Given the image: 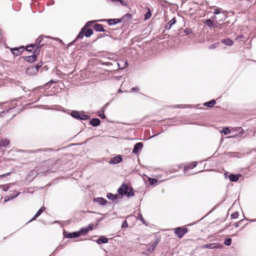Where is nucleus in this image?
<instances>
[{
    "label": "nucleus",
    "instance_id": "f257e3e1",
    "mask_svg": "<svg viewBox=\"0 0 256 256\" xmlns=\"http://www.w3.org/2000/svg\"><path fill=\"white\" fill-rule=\"evenodd\" d=\"M118 192L120 195H126L128 197L134 196V194L132 188L129 187L126 184H122L121 186L118 189Z\"/></svg>",
    "mask_w": 256,
    "mask_h": 256
},
{
    "label": "nucleus",
    "instance_id": "f03ea898",
    "mask_svg": "<svg viewBox=\"0 0 256 256\" xmlns=\"http://www.w3.org/2000/svg\"><path fill=\"white\" fill-rule=\"evenodd\" d=\"M38 49H34L32 56H24V60L28 62H34L36 59L37 56L40 54Z\"/></svg>",
    "mask_w": 256,
    "mask_h": 256
},
{
    "label": "nucleus",
    "instance_id": "7ed1b4c3",
    "mask_svg": "<svg viewBox=\"0 0 256 256\" xmlns=\"http://www.w3.org/2000/svg\"><path fill=\"white\" fill-rule=\"evenodd\" d=\"M187 232L188 229L186 228L179 227L174 229V233L180 238H182Z\"/></svg>",
    "mask_w": 256,
    "mask_h": 256
},
{
    "label": "nucleus",
    "instance_id": "20e7f679",
    "mask_svg": "<svg viewBox=\"0 0 256 256\" xmlns=\"http://www.w3.org/2000/svg\"><path fill=\"white\" fill-rule=\"evenodd\" d=\"M42 40L43 36H40L36 40L34 44L36 47L35 49L38 48L40 50V48L44 45V43L42 44Z\"/></svg>",
    "mask_w": 256,
    "mask_h": 256
},
{
    "label": "nucleus",
    "instance_id": "39448f33",
    "mask_svg": "<svg viewBox=\"0 0 256 256\" xmlns=\"http://www.w3.org/2000/svg\"><path fill=\"white\" fill-rule=\"evenodd\" d=\"M24 46H21L20 48H11L10 51L12 52L14 56H18L21 54L24 51Z\"/></svg>",
    "mask_w": 256,
    "mask_h": 256
},
{
    "label": "nucleus",
    "instance_id": "423d86ee",
    "mask_svg": "<svg viewBox=\"0 0 256 256\" xmlns=\"http://www.w3.org/2000/svg\"><path fill=\"white\" fill-rule=\"evenodd\" d=\"M106 20L109 25H114L117 24L118 23H120L122 22V19L119 18H113V19H108V20H100L98 22H103Z\"/></svg>",
    "mask_w": 256,
    "mask_h": 256
},
{
    "label": "nucleus",
    "instance_id": "0eeeda50",
    "mask_svg": "<svg viewBox=\"0 0 256 256\" xmlns=\"http://www.w3.org/2000/svg\"><path fill=\"white\" fill-rule=\"evenodd\" d=\"M122 158L120 155H118L112 158H111L110 161L109 163L112 164H118L122 162Z\"/></svg>",
    "mask_w": 256,
    "mask_h": 256
},
{
    "label": "nucleus",
    "instance_id": "6e6552de",
    "mask_svg": "<svg viewBox=\"0 0 256 256\" xmlns=\"http://www.w3.org/2000/svg\"><path fill=\"white\" fill-rule=\"evenodd\" d=\"M142 147L143 144L142 142L136 143L134 146V148L132 150V152L135 154H138L142 150Z\"/></svg>",
    "mask_w": 256,
    "mask_h": 256
},
{
    "label": "nucleus",
    "instance_id": "1a4fd4ad",
    "mask_svg": "<svg viewBox=\"0 0 256 256\" xmlns=\"http://www.w3.org/2000/svg\"><path fill=\"white\" fill-rule=\"evenodd\" d=\"M80 236V232H75L68 233L66 235V238H72L79 237Z\"/></svg>",
    "mask_w": 256,
    "mask_h": 256
},
{
    "label": "nucleus",
    "instance_id": "9d476101",
    "mask_svg": "<svg viewBox=\"0 0 256 256\" xmlns=\"http://www.w3.org/2000/svg\"><path fill=\"white\" fill-rule=\"evenodd\" d=\"M242 175L240 174H232L229 175L228 178L230 181L236 182L238 180L240 177Z\"/></svg>",
    "mask_w": 256,
    "mask_h": 256
},
{
    "label": "nucleus",
    "instance_id": "9b49d317",
    "mask_svg": "<svg viewBox=\"0 0 256 256\" xmlns=\"http://www.w3.org/2000/svg\"><path fill=\"white\" fill-rule=\"evenodd\" d=\"M94 201L100 205H104L107 203V200L103 198H96L94 199Z\"/></svg>",
    "mask_w": 256,
    "mask_h": 256
},
{
    "label": "nucleus",
    "instance_id": "f8f14e48",
    "mask_svg": "<svg viewBox=\"0 0 256 256\" xmlns=\"http://www.w3.org/2000/svg\"><path fill=\"white\" fill-rule=\"evenodd\" d=\"M96 242L100 244L102 243L103 244H106L108 243V239L105 237L104 236H100L99 237V238L96 240Z\"/></svg>",
    "mask_w": 256,
    "mask_h": 256
},
{
    "label": "nucleus",
    "instance_id": "ddd939ff",
    "mask_svg": "<svg viewBox=\"0 0 256 256\" xmlns=\"http://www.w3.org/2000/svg\"><path fill=\"white\" fill-rule=\"evenodd\" d=\"M106 197L108 200H112L113 202H115L116 200L120 196L117 194L114 195L109 192L107 194Z\"/></svg>",
    "mask_w": 256,
    "mask_h": 256
},
{
    "label": "nucleus",
    "instance_id": "4468645a",
    "mask_svg": "<svg viewBox=\"0 0 256 256\" xmlns=\"http://www.w3.org/2000/svg\"><path fill=\"white\" fill-rule=\"evenodd\" d=\"M90 124L94 126H97L100 124V120L97 118H93L90 121Z\"/></svg>",
    "mask_w": 256,
    "mask_h": 256
},
{
    "label": "nucleus",
    "instance_id": "2eb2a0df",
    "mask_svg": "<svg viewBox=\"0 0 256 256\" xmlns=\"http://www.w3.org/2000/svg\"><path fill=\"white\" fill-rule=\"evenodd\" d=\"M94 29L98 32H105L104 29L103 28L102 24H96L94 26Z\"/></svg>",
    "mask_w": 256,
    "mask_h": 256
},
{
    "label": "nucleus",
    "instance_id": "dca6fc26",
    "mask_svg": "<svg viewBox=\"0 0 256 256\" xmlns=\"http://www.w3.org/2000/svg\"><path fill=\"white\" fill-rule=\"evenodd\" d=\"M176 18H172L168 22L165 28L166 29L169 30L171 26L176 23Z\"/></svg>",
    "mask_w": 256,
    "mask_h": 256
},
{
    "label": "nucleus",
    "instance_id": "f3484780",
    "mask_svg": "<svg viewBox=\"0 0 256 256\" xmlns=\"http://www.w3.org/2000/svg\"><path fill=\"white\" fill-rule=\"evenodd\" d=\"M222 42L228 46H231L234 44V42L230 38L222 40Z\"/></svg>",
    "mask_w": 256,
    "mask_h": 256
},
{
    "label": "nucleus",
    "instance_id": "a211bd4d",
    "mask_svg": "<svg viewBox=\"0 0 256 256\" xmlns=\"http://www.w3.org/2000/svg\"><path fill=\"white\" fill-rule=\"evenodd\" d=\"M85 30H84V28H82L81 29L80 32L78 34L76 38V39L74 40V42L76 41L78 39L82 38L84 36V32Z\"/></svg>",
    "mask_w": 256,
    "mask_h": 256
},
{
    "label": "nucleus",
    "instance_id": "6ab92c4d",
    "mask_svg": "<svg viewBox=\"0 0 256 256\" xmlns=\"http://www.w3.org/2000/svg\"><path fill=\"white\" fill-rule=\"evenodd\" d=\"M80 114L76 110H73L71 112V116L78 120H80Z\"/></svg>",
    "mask_w": 256,
    "mask_h": 256
},
{
    "label": "nucleus",
    "instance_id": "aec40b11",
    "mask_svg": "<svg viewBox=\"0 0 256 256\" xmlns=\"http://www.w3.org/2000/svg\"><path fill=\"white\" fill-rule=\"evenodd\" d=\"M157 244H158V242H154L153 244H150L147 250L150 252H153V250H154L155 248L156 247Z\"/></svg>",
    "mask_w": 256,
    "mask_h": 256
},
{
    "label": "nucleus",
    "instance_id": "412c9836",
    "mask_svg": "<svg viewBox=\"0 0 256 256\" xmlns=\"http://www.w3.org/2000/svg\"><path fill=\"white\" fill-rule=\"evenodd\" d=\"M204 23L210 28H212L213 26V22L210 19L205 20Z\"/></svg>",
    "mask_w": 256,
    "mask_h": 256
},
{
    "label": "nucleus",
    "instance_id": "4be33fe9",
    "mask_svg": "<svg viewBox=\"0 0 256 256\" xmlns=\"http://www.w3.org/2000/svg\"><path fill=\"white\" fill-rule=\"evenodd\" d=\"M20 194V192H18L16 194H10L8 198V199H5L4 200V202H6L8 200H12L13 198L17 197L18 196H19Z\"/></svg>",
    "mask_w": 256,
    "mask_h": 256
},
{
    "label": "nucleus",
    "instance_id": "5701e85b",
    "mask_svg": "<svg viewBox=\"0 0 256 256\" xmlns=\"http://www.w3.org/2000/svg\"><path fill=\"white\" fill-rule=\"evenodd\" d=\"M216 104V100H212L208 102H205L204 105L208 107H212Z\"/></svg>",
    "mask_w": 256,
    "mask_h": 256
},
{
    "label": "nucleus",
    "instance_id": "b1692460",
    "mask_svg": "<svg viewBox=\"0 0 256 256\" xmlns=\"http://www.w3.org/2000/svg\"><path fill=\"white\" fill-rule=\"evenodd\" d=\"M204 248H209V249H214V248H216L217 246H216V244H205L204 246Z\"/></svg>",
    "mask_w": 256,
    "mask_h": 256
},
{
    "label": "nucleus",
    "instance_id": "393cba45",
    "mask_svg": "<svg viewBox=\"0 0 256 256\" xmlns=\"http://www.w3.org/2000/svg\"><path fill=\"white\" fill-rule=\"evenodd\" d=\"M93 34V30L92 29L89 28L87 30L84 32V36L86 37H90Z\"/></svg>",
    "mask_w": 256,
    "mask_h": 256
},
{
    "label": "nucleus",
    "instance_id": "a878e982",
    "mask_svg": "<svg viewBox=\"0 0 256 256\" xmlns=\"http://www.w3.org/2000/svg\"><path fill=\"white\" fill-rule=\"evenodd\" d=\"M96 21V20H92L87 22L85 26L82 28H84V30H86V29L88 28L91 26L92 24L95 22Z\"/></svg>",
    "mask_w": 256,
    "mask_h": 256
},
{
    "label": "nucleus",
    "instance_id": "bb28decb",
    "mask_svg": "<svg viewBox=\"0 0 256 256\" xmlns=\"http://www.w3.org/2000/svg\"><path fill=\"white\" fill-rule=\"evenodd\" d=\"M90 118V116L86 114H80V120H88Z\"/></svg>",
    "mask_w": 256,
    "mask_h": 256
},
{
    "label": "nucleus",
    "instance_id": "cd10ccee",
    "mask_svg": "<svg viewBox=\"0 0 256 256\" xmlns=\"http://www.w3.org/2000/svg\"><path fill=\"white\" fill-rule=\"evenodd\" d=\"M10 184H3V185H0V188H3V190L5 191V192H6L8 191L10 188Z\"/></svg>",
    "mask_w": 256,
    "mask_h": 256
},
{
    "label": "nucleus",
    "instance_id": "c85d7f7f",
    "mask_svg": "<svg viewBox=\"0 0 256 256\" xmlns=\"http://www.w3.org/2000/svg\"><path fill=\"white\" fill-rule=\"evenodd\" d=\"M42 212L41 210H39L36 213V214L30 220V222H31L32 220H34L36 218H37L38 216H39L42 213Z\"/></svg>",
    "mask_w": 256,
    "mask_h": 256
},
{
    "label": "nucleus",
    "instance_id": "c756f323",
    "mask_svg": "<svg viewBox=\"0 0 256 256\" xmlns=\"http://www.w3.org/2000/svg\"><path fill=\"white\" fill-rule=\"evenodd\" d=\"M34 48H36L34 45V44H30V46H28L26 47V50L28 52H31L32 51Z\"/></svg>",
    "mask_w": 256,
    "mask_h": 256
},
{
    "label": "nucleus",
    "instance_id": "7c9ffc66",
    "mask_svg": "<svg viewBox=\"0 0 256 256\" xmlns=\"http://www.w3.org/2000/svg\"><path fill=\"white\" fill-rule=\"evenodd\" d=\"M152 14L150 8L148 9V11L144 14V20H148L151 16Z\"/></svg>",
    "mask_w": 256,
    "mask_h": 256
},
{
    "label": "nucleus",
    "instance_id": "2f4dec72",
    "mask_svg": "<svg viewBox=\"0 0 256 256\" xmlns=\"http://www.w3.org/2000/svg\"><path fill=\"white\" fill-rule=\"evenodd\" d=\"M15 106H12L10 108H8L6 110H3L0 113V117H2L4 115V114H6L7 112H8L10 110L14 108Z\"/></svg>",
    "mask_w": 256,
    "mask_h": 256
},
{
    "label": "nucleus",
    "instance_id": "473e14b6",
    "mask_svg": "<svg viewBox=\"0 0 256 256\" xmlns=\"http://www.w3.org/2000/svg\"><path fill=\"white\" fill-rule=\"evenodd\" d=\"M148 180L151 185L154 184L158 182V180L153 178H149Z\"/></svg>",
    "mask_w": 256,
    "mask_h": 256
},
{
    "label": "nucleus",
    "instance_id": "72a5a7b5",
    "mask_svg": "<svg viewBox=\"0 0 256 256\" xmlns=\"http://www.w3.org/2000/svg\"><path fill=\"white\" fill-rule=\"evenodd\" d=\"M232 243V238H228L225 240L224 242V244L226 246H230Z\"/></svg>",
    "mask_w": 256,
    "mask_h": 256
},
{
    "label": "nucleus",
    "instance_id": "f704fd0d",
    "mask_svg": "<svg viewBox=\"0 0 256 256\" xmlns=\"http://www.w3.org/2000/svg\"><path fill=\"white\" fill-rule=\"evenodd\" d=\"M94 224H90L86 229V233H87L88 232L92 230L94 228Z\"/></svg>",
    "mask_w": 256,
    "mask_h": 256
},
{
    "label": "nucleus",
    "instance_id": "c9c22d12",
    "mask_svg": "<svg viewBox=\"0 0 256 256\" xmlns=\"http://www.w3.org/2000/svg\"><path fill=\"white\" fill-rule=\"evenodd\" d=\"M222 132L225 134V135H226V134H228L230 133V129L228 128V127H226V128H224L223 129H222Z\"/></svg>",
    "mask_w": 256,
    "mask_h": 256
},
{
    "label": "nucleus",
    "instance_id": "e433bc0d",
    "mask_svg": "<svg viewBox=\"0 0 256 256\" xmlns=\"http://www.w3.org/2000/svg\"><path fill=\"white\" fill-rule=\"evenodd\" d=\"M197 165V162H194V164L191 166H188V167H186L184 168V171L188 170V169H192L193 168H194V167H196Z\"/></svg>",
    "mask_w": 256,
    "mask_h": 256
},
{
    "label": "nucleus",
    "instance_id": "4c0bfd02",
    "mask_svg": "<svg viewBox=\"0 0 256 256\" xmlns=\"http://www.w3.org/2000/svg\"><path fill=\"white\" fill-rule=\"evenodd\" d=\"M239 216V214L238 212H235L234 214H232L230 216L232 219H236L238 218Z\"/></svg>",
    "mask_w": 256,
    "mask_h": 256
},
{
    "label": "nucleus",
    "instance_id": "58836bf2",
    "mask_svg": "<svg viewBox=\"0 0 256 256\" xmlns=\"http://www.w3.org/2000/svg\"><path fill=\"white\" fill-rule=\"evenodd\" d=\"M138 218L142 223L144 224L145 222L141 214H138Z\"/></svg>",
    "mask_w": 256,
    "mask_h": 256
},
{
    "label": "nucleus",
    "instance_id": "ea45409f",
    "mask_svg": "<svg viewBox=\"0 0 256 256\" xmlns=\"http://www.w3.org/2000/svg\"><path fill=\"white\" fill-rule=\"evenodd\" d=\"M192 29H190V28H186L184 30V32L186 34H190L192 33Z\"/></svg>",
    "mask_w": 256,
    "mask_h": 256
},
{
    "label": "nucleus",
    "instance_id": "a19ab883",
    "mask_svg": "<svg viewBox=\"0 0 256 256\" xmlns=\"http://www.w3.org/2000/svg\"><path fill=\"white\" fill-rule=\"evenodd\" d=\"M98 116L101 118H102V119H104L106 118V116H105V114H104V111H102V112H100L98 114Z\"/></svg>",
    "mask_w": 256,
    "mask_h": 256
},
{
    "label": "nucleus",
    "instance_id": "79ce46f5",
    "mask_svg": "<svg viewBox=\"0 0 256 256\" xmlns=\"http://www.w3.org/2000/svg\"><path fill=\"white\" fill-rule=\"evenodd\" d=\"M218 45V43H216V44H212L211 45H210L208 47L209 49H214V48H216Z\"/></svg>",
    "mask_w": 256,
    "mask_h": 256
},
{
    "label": "nucleus",
    "instance_id": "37998d69",
    "mask_svg": "<svg viewBox=\"0 0 256 256\" xmlns=\"http://www.w3.org/2000/svg\"><path fill=\"white\" fill-rule=\"evenodd\" d=\"M220 12V8H216V9H214V12H213V13L214 14H219Z\"/></svg>",
    "mask_w": 256,
    "mask_h": 256
},
{
    "label": "nucleus",
    "instance_id": "c03bdc74",
    "mask_svg": "<svg viewBox=\"0 0 256 256\" xmlns=\"http://www.w3.org/2000/svg\"><path fill=\"white\" fill-rule=\"evenodd\" d=\"M128 226V224L126 220H124L122 225V227L123 228H127Z\"/></svg>",
    "mask_w": 256,
    "mask_h": 256
},
{
    "label": "nucleus",
    "instance_id": "a18cd8bd",
    "mask_svg": "<svg viewBox=\"0 0 256 256\" xmlns=\"http://www.w3.org/2000/svg\"><path fill=\"white\" fill-rule=\"evenodd\" d=\"M86 228H82L79 232H80V235L82 234H86Z\"/></svg>",
    "mask_w": 256,
    "mask_h": 256
},
{
    "label": "nucleus",
    "instance_id": "49530a36",
    "mask_svg": "<svg viewBox=\"0 0 256 256\" xmlns=\"http://www.w3.org/2000/svg\"><path fill=\"white\" fill-rule=\"evenodd\" d=\"M242 221V220H240V221H239L238 222H235L234 224V227L235 228H238L239 226V224Z\"/></svg>",
    "mask_w": 256,
    "mask_h": 256
},
{
    "label": "nucleus",
    "instance_id": "de8ad7c7",
    "mask_svg": "<svg viewBox=\"0 0 256 256\" xmlns=\"http://www.w3.org/2000/svg\"><path fill=\"white\" fill-rule=\"evenodd\" d=\"M213 22V27L212 28H214V27H216L217 28L218 27V22L216 20V22Z\"/></svg>",
    "mask_w": 256,
    "mask_h": 256
},
{
    "label": "nucleus",
    "instance_id": "09e8293b",
    "mask_svg": "<svg viewBox=\"0 0 256 256\" xmlns=\"http://www.w3.org/2000/svg\"><path fill=\"white\" fill-rule=\"evenodd\" d=\"M10 174V172H8V173L0 175V177H5L6 176L9 175Z\"/></svg>",
    "mask_w": 256,
    "mask_h": 256
},
{
    "label": "nucleus",
    "instance_id": "8fccbe9b",
    "mask_svg": "<svg viewBox=\"0 0 256 256\" xmlns=\"http://www.w3.org/2000/svg\"><path fill=\"white\" fill-rule=\"evenodd\" d=\"M127 17L128 18H131L132 16L130 14H126L124 16V18Z\"/></svg>",
    "mask_w": 256,
    "mask_h": 256
},
{
    "label": "nucleus",
    "instance_id": "3c124183",
    "mask_svg": "<svg viewBox=\"0 0 256 256\" xmlns=\"http://www.w3.org/2000/svg\"><path fill=\"white\" fill-rule=\"evenodd\" d=\"M138 90V87H133L132 88L131 90L132 91H136Z\"/></svg>",
    "mask_w": 256,
    "mask_h": 256
},
{
    "label": "nucleus",
    "instance_id": "603ef678",
    "mask_svg": "<svg viewBox=\"0 0 256 256\" xmlns=\"http://www.w3.org/2000/svg\"><path fill=\"white\" fill-rule=\"evenodd\" d=\"M118 2H120L123 6H125L126 4V2L123 0H119Z\"/></svg>",
    "mask_w": 256,
    "mask_h": 256
},
{
    "label": "nucleus",
    "instance_id": "864d4df0",
    "mask_svg": "<svg viewBox=\"0 0 256 256\" xmlns=\"http://www.w3.org/2000/svg\"><path fill=\"white\" fill-rule=\"evenodd\" d=\"M41 66H34V68L36 72H38L39 70L40 67Z\"/></svg>",
    "mask_w": 256,
    "mask_h": 256
},
{
    "label": "nucleus",
    "instance_id": "5fc2aeb1",
    "mask_svg": "<svg viewBox=\"0 0 256 256\" xmlns=\"http://www.w3.org/2000/svg\"><path fill=\"white\" fill-rule=\"evenodd\" d=\"M243 37H244V36H243V35H238V36H236V40H238V39L241 38H243Z\"/></svg>",
    "mask_w": 256,
    "mask_h": 256
},
{
    "label": "nucleus",
    "instance_id": "6e6d98bb",
    "mask_svg": "<svg viewBox=\"0 0 256 256\" xmlns=\"http://www.w3.org/2000/svg\"><path fill=\"white\" fill-rule=\"evenodd\" d=\"M40 210H41L42 212H43L46 210V208L44 206H42Z\"/></svg>",
    "mask_w": 256,
    "mask_h": 256
},
{
    "label": "nucleus",
    "instance_id": "4d7b16f0",
    "mask_svg": "<svg viewBox=\"0 0 256 256\" xmlns=\"http://www.w3.org/2000/svg\"><path fill=\"white\" fill-rule=\"evenodd\" d=\"M54 82L52 80H50L49 82H48V84H52V83H54Z\"/></svg>",
    "mask_w": 256,
    "mask_h": 256
},
{
    "label": "nucleus",
    "instance_id": "13d9d810",
    "mask_svg": "<svg viewBox=\"0 0 256 256\" xmlns=\"http://www.w3.org/2000/svg\"><path fill=\"white\" fill-rule=\"evenodd\" d=\"M212 18L214 19H216V17L214 16L213 17H212Z\"/></svg>",
    "mask_w": 256,
    "mask_h": 256
},
{
    "label": "nucleus",
    "instance_id": "bf43d9fd",
    "mask_svg": "<svg viewBox=\"0 0 256 256\" xmlns=\"http://www.w3.org/2000/svg\"><path fill=\"white\" fill-rule=\"evenodd\" d=\"M113 2H118L119 0H112Z\"/></svg>",
    "mask_w": 256,
    "mask_h": 256
},
{
    "label": "nucleus",
    "instance_id": "052dcab7",
    "mask_svg": "<svg viewBox=\"0 0 256 256\" xmlns=\"http://www.w3.org/2000/svg\"><path fill=\"white\" fill-rule=\"evenodd\" d=\"M2 85V81L1 80H0V86Z\"/></svg>",
    "mask_w": 256,
    "mask_h": 256
},
{
    "label": "nucleus",
    "instance_id": "680f3d73",
    "mask_svg": "<svg viewBox=\"0 0 256 256\" xmlns=\"http://www.w3.org/2000/svg\"><path fill=\"white\" fill-rule=\"evenodd\" d=\"M4 104H5V102H4ZM3 104L2 102H0V106H1Z\"/></svg>",
    "mask_w": 256,
    "mask_h": 256
},
{
    "label": "nucleus",
    "instance_id": "e2e57ef3",
    "mask_svg": "<svg viewBox=\"0 0 256 256\" xmlns=\"http://www.w3.org/2000/svg\"><path fill=\"white\" fill-rule=\"evenodd\" d=\"M251 221L252 222H255V221H256V220H252Z\"/></svg>",
    "mask_w": 256,
    "mask_h": 256
},
{
    "label": "nucleus",
    "instance_id": "0e129e2a",
    "mask_svg": "<svg viewBox=\"0 0 256 256\" xmlns=\"http://www.w3.org/2000/svg\"><path fill=\"white\" fill-rule=\"evenodd\" d=\"M156 136V135L152 136H151V137H150V138H152V137H154V136Z\"/></svg>",
    "mask_w": 256,
    "mask_h": 256
},
{
    "label": "nucleus",
    "instance_id": "69168bd1",
    "mask_svg": "<svg viewBox=\"0 0 256 256\" xmlns=\"http://www.w3.org/2000/svg\"><path fill=\"white\" fill-rule=\"evenodd\" d=\"M40 150H36V151H40Z\"/></svg>",
    "mask_w": 256,
    "mask_h": 256
}]
</instances>
